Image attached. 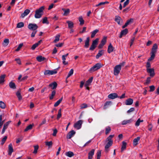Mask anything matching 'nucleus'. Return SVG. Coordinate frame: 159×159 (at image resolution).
<instances>
[{
  "label": "nucleus",
  "instance_id": "f257e3e1",
  "mask_svg": "<svg viewBox=\"0 0 159 159\" xmlns=\"http://www.w3.org/2000/svg\"><path fill=\"white\" fill-rule=\"evenodd\" d=\"M45 9L44 6L40 7L39 9H37L35 11L34 17L36 18H39L41 17L43 14V11Z\"/></svg>",
  "mask_w": 159,
  "mask_h": 159
},
{
  "label": "nucleus",
  "instance_id": "f03ea898",
  "mask_svg": "<svg viewBox=\"0 0 159 159\" xmlns=\"http://www.w3.org/2000/svg\"><path fill=\"white\" fill-rule=\"evenodd\" d=\"M102 67V65L101 63H97L90 69V70H89V71L90 73L93 72L99 69Z\"/></svg>",
  "mask_w": 159,
  "mask_h": 159
},
{
  "label": "nucleus",
  "instance_id": "7ed1b4c3",
  "mask_svg": "<svg viewBox=\"0 0 159 159\" xmlns=\"http://www.w3.org/2000/svg\"><path fill=\"white\" fill-rule=\"evenodd\" d=\"M99 41V39L97 38L95 40L93 41L91 45L89 50L93 51L96 48L98 44Z\"/></svg>",
  "mask_w": 159,
  "mask_h": 159
},
{
  "label": "nucleus",
  "instance_id": "20e7f679",
  "mask_svg": "<svg viewBox=\"0 0 159 159\" xmlns=\"http://www.w3.org/2000/svg\"><path fill=\"white\" fill-rule=\"evenodd\" d=\"M28 27L30 30L36 31L38 28V26L35 24L30 23L29 24Z\"/></svg>",
  "mask_w": 159,
  "mask_h": 159
},
{
  "label": "nucleus",
  "instance_id": "39448f33",
  "mask_svg": "<svg viewBox=\"0 0 159 159\" xmlns=\"http://www.w3.org/2000/svg\"><path fill=\"white\" fill-rule=\"evenodd\" d=\"M57 73V71L55 70H45L44 72V75H49L55 74Z\"/></svg>",
  "mask_w": 159,
  "mask_h": 159
},
{
  "label": "nucleus",
  "instance_id": "423d86ee",
  "mask_svg": "<svg viewBox=\"0 0 159 159\" xmlns=\"http://www.w3.org/2000/svg\"><path fill=\"white\" fill-rule=\"evenodd\" d=\"M83 122L82 120H79L74 125V127L77 129H80L81 127Z\"/></svg>",
  "mask_w": 159,
  "mask_h": 159
},
{
  "label": "nucleus",
  "instance_id": "0eeeda50",
  "mask_svg": "<svg viewBox=\"0 0 159 159\" xmlns=\"http://www.w3.org/2000/svg\"><path fill=\"white\" fill-rule=\"evenodd\" d=\"M121 70V68H120V66L119 65H116L114 68V75H117L120 72Z\"/></svg>",
  "mask_w": 159,
  "mask_h": 159
},
{
  "label": "nucleus",
  "instance_id": "6e6552de",
  "mask_svg": "<svg viewBox=\"0 0 159 159\" xmlns=\"http://www.w3.org/2000/svg\"><path fill=\"white\" fill-rule=\"evenodd\" d=\"M134 120L132 118H131L128 120H125L122 122V125H125L127 124H130L131 123L134 122Z\"/></svg>",
  "mask_w": 159,
  "mask_h": 159
},
{
  "label": "nucleus",
  "instance_id": "1a4fd4ad",
  "mask_svg": "<svg viewBox=\"0 0 159 159\" xmlns=\"http://www.w3.org/2000/svg\"><path fill=\"white\" fill-rule=\"evenodd\" d=\"M75 134V132L74 130H71L69 132L66 136V138L68 139H70Z\"/></svg>",
  "mask_w": 159,
  "mask_h": 159
},
{
  "label": "nucleus",
  "instance_id": "9d476101",
  "mask_svg": "<svg viewBox=\"0 0 159 159\" xmlns=\"http://www.w3.org/2000/svg\"><path fill=\"white\" fill-rule=\"evenodd\" d=\"M147 71L148 73H149L150 76L151 77H153L155 75L154 70L153 68H149L147 70Z\"/></svg>",
  "mask_w": 159,
  "mask_h": 159
},
{
  "label": "nucleus",
  "instance_id": "9b49d317",
  "mask_svg": "<svg viewBox=\"0 0 159 159\" xmlns=\"http://www.w3.org/2000/svg\"><path fill=\"white\" fill-rule=\"evenodd\" d=\"M108 97L111 99H113L118 98V96L116 93H112L109 94L108 95Z\"/></svg>",
  "mask_w": 159,
  "mask_h": 159
},
{
  "label": "nucleus",
  "instance_id": "f8f14e48",
  "mask_svg": "<svg viewBox=\"0 0 159 159\" xmlns=\"http://www.w3.org/2000/svg\"><path fill=\"white\" fill-rule=\"evenodd\" d=\"M11 122L10 121H8L6 122V123L4 124L2 130L1 134H3L4 133L5 130L7 128V127L9 125L10 123Z\"/></svg>",
  "mask_w": 159,
  "mask_h": 159
},
{
  "label": "nucleus",
  "instance_id": "ddd939ff",
  "mask_svg": "<svg viewBox=\"0 0 159 159\" xmlns=\"http://www.w3.org/2000/svg\"><path fill=\"white\" fill-rule=\"evenodd\" d=\"M128 33V30L127 29H125L122 30L120 32V34L119 36V37L120 38H122V37L124 35H125Z\"/></svg>",
  "mask_w": 159,
  "mask_h": 159
},
{
  "label": "nucleus",
  "instance_id": "4468645a",
  "mask_svg": "<svg viewBox=\"0 0 159 159\" xmlns=\"http://www.w3.org/2000/svg\"><path fill=\"white\" fill-rule=\"evenodd\" d=\"M90 38L89 37L87 38L86 40L85 41V44L84 47L86 48H89V45Z\"/></svg>",
  "mask_w": 159,
  "mask_h": 159
},
{
  "label": "nucleus",
  "instance_id": "2eb2a0df",
  "mask_svg": "<svg viewBox=\"0 0 159 159\" xmlns=\"http://www.w3.org/2000/svg\"><path fill=\"white\" fill-rule=\"evenodd\" d=\"M113 143H111V142H108L105 147V151L106 152H108V148L111 146Z\"/></svg>",
  "mask_w": 159,
  "mask_h": 159
},
{
  "label": "nucleus",
  "instance_id": "dca6fc26",
  "mask_svg": "<svg viewBox=\"0 0 159 159\" xmlns=\"http://www.w3.org/2000/svg\"><path fill=\"white\" fill-rule=\"evenodd\" d=\"M13 151V149L11 143L10 144L8 145V154L11 155Z\"/></svg>",
  "mask_w": 159,
  "mask_h": 159
},
{
  "label": "nucleus",
  "instance_id": "f3484780",
  "mask_svg": "<svg viewBox=\"0 0 159 159\" xmlns=\"http://www.w3.org/2000/svg\"><path fill=\"white\" fill-rule=\"evenodd\" d=\"M95 150L94 149H92L88 153V159H92L93 156L94 154Z\"/></svg>",
  "mask_w": 159,
  "mask_h": 159
},
{
  "label": "nucleus",
  "instance_id": "a211bd4d",
  "mask_svg": "<svg viewBox=\"0 0 159 159\" xmlns=\"http://www.w3.org/2000/svg\"><path fill=\"white\" fill-rule=\"evenodd\" d=\"M57 84L56 82H54L49 85V87H51L52 89H55L57 86Z\"/></svg>",
  "mask_w": 159,
  "mask_h": 159
},
{
  "label": "nucleus",
  "instance_id": "6ab92c4d",
  "mask_svg": "<svg viewBox=\"0 0 159 159\" xmlns=\"http://www.w3.org/2000/svg\"><path fill=\"white\" fill-rule=\"evenodd\" d=\"M158 48L157 45V44H154L152 49V50L151 51V53L154 52V53H155L157 51V49Z\"/></svg>",
  "mask_w": 159,
  "mask_h": 159
},
{
  "label": "nucleus",
  "instance_id": "aec40b11",
  "mask_svg": "<svg viewBox=\"0 0 159 159\" xmlns=\"http://www.w3.org/2000/svg\"><path fill=\"white\" fill-rule=\"evenodd\" d=\"M114 48L113 47L111 44L110 43L108 46L107 52L109 53L112 52L114 50Z\"/></svg>",
  "mask_w": 159,
  "mask_h": 159
},
{
  "label": "nucleus",
  "instance_id": "412c9836",
  "mask_svg": "<svg viewBox=\"0 0 159 159\" xmlns=\"http://www.w3.org/2000/svg\"><path fill=\"white\" fill-rule=\"evenodd\" d=\"M62 10L64 11L63 15L64 16H67L70 12V9L69 8L65 9L62 8Z\"/></svg>",
  "mask_w": 159,
  "mask_h": 159
},
{
  "label": "nucleus",
  "instance_id": "4be33fe9",
  "mask_svg": "<svg viewBox=\"0 0 159 159\" xmlns=\"http://www.w3.org/2000/svg\"><path fill=\"white\" fill-rule=\"evenodd\" d=\"M36 59L39 62H41L46 59L45 57H43L42 56H37Z\"/></svg>",
  "mask_w": 159,
  "mask_h": 159
},
{
  "label": "nucleus",
  "instance_id": "5701e85b",
  "mask_svg": "<svg viewBox=\"0 0 159 159\" xmlns=\"http://www.w3.org/2000/svg\"><path fill=\"white\" fill-rule=\"evenodd\" d=\"M112 104V103L111 101H107L104 104L103 107L104 109H106L109 107Z\"/></svg>",
  "mask_w": 159,
  "mask_h": 159
},
{
  "label": "nucleus",
  "instance_id": "b1692460",
  "mask_svg": "<svg viewBox=\"0 0 159 159\" xmlns=\"http://www.w3.org/2000/svg\"><path fill=\"white\" fill-rule=\"evenodd\" d=\"M30 11L29 9L25 10L24 12L21 14V17L22 18L24 17L25 16L28 15L30 12Z\"/></svg>",
  "mask_w": 159,
  "mask_h": 159
},
{
  "label": "nucleus",
  "instance_id": "393cba45",
  "mask_svg": "<svg viewBox=\"0 0 159 159\" xmlns=\"http://www.w3.org/2000/svg\"><path fill=\"white\" fill-rule=\"evenodd\" d=\"M66 23L68 24V26L69 29H71L74 27V23L71 21H67Z\"/></svg>",
  "mask_w": 159,
  "mask_h": 159
},
{
  "label": "nucleus",
  "instance_id": "a878e982",
  "mask_svg": "<svg viewBox=\"0 0 159 159\" xmlns=\"http://www.w3.org/2000/svg\"><path fill=\"white\" fill-rule=\"evenodd\" d=\"M104 53V51L103 50H100L99 51L98 53L96 56V59H98L99 57H101Z\"/></svg>",
  "mask_w": 159,
  "mask_h": 159
},
{
  "label": "nucleus",
  "instance_id": "bb28decb",
  "mask_svg": "<svg viewBox=\"0 0 159 159\" xmlns=\"http://www.w3.org/2000/svg\"><path fill=\"white\" fill-rule=\"evenodd\" d=\"M140 138V137H138L134 139L133 145L134 146H136L138 144V142Z\"/></svg>",
  "mask_w": 159,
  "mask_h": 159
},
{
  "label": "nucleus",
  "instance_id": "cd10ccee",
  "mask_svg": "<svg viewBox=\"0 0 159 159\" xmlns=\"http://www.w3.org/2000/svg\"><path fill=\"white\" fill-rule=\"evenodd\" d=\"M115 20L119 25H121L120 21L121 20H122L121 19V17L120 16H115Z\"/></svg>",
  "mask_w": 159,
  "mask_h": 159
},
{
  "label": "nucleus",
  "instance_id": "c85d7f7f",
  "mask_svg": "<svg viewBox=\"0 0 159 159\" xmlns=\"http://www.w3.org/2000/svg\"><path fill=\"white\" fill-rule=\"evenodd\" d=\"M93 77H91L86 82L84 86H89L90 84L92 82L93 80Z\"/></svg>",
  "mask_w": 159,
  "mask_h": 159
},
{
  "label": "nucleus",
  "instance_id": "c756f323",
  "mask_svg": "<svg viewBox=\"0 0 159 159\" xmlns=\"http://www.w3.org/2000/svg\"><path fill=\"white\" fill-rule=\"evenodd\" d=\"M6 77L5 75H2L0 76V84H3L5 81V78Z\"/></svg>",
  "mask_w": 159,
  "mask_h": 159
},
{
  "label": "nucleus",
  "instance_id": "7c9ffc66",
  "mask_svg": "<svg viewBox=\"0 0 159 159\" xmlns=\"http://www.w3.org/2000/svg\"><path fill=\"white\" fill-rule=\"evenodd\" d=\"M9 86L10 87L13 89H16V85L14 83L11 81L9 83Z\"/></svg>",
  "mask_w": 159,
  "mask_h": 159
},
{
  "label": "nucleus",
  "instance_id": "2f4dec72",
  "mask_svg": "<svg viewBox=\"0 0 159 159\" xmlns=\"http://www.w3.org/2000/svg\"><path fill=\"white\" fill-rule=\"evenodd\" d=\"M126 145L127 143L125 142L124 141H123L122 142L121 152H122L125 149H126Z\"/></svg>",
  "mask_w": 159,
  "mask_h": 159
},
{
  "label": "nucleus",
  "instance_id": "473e14b6",
  "mask_svg": "<svg viewBox=\"0 0 159 159\" xmlns=\"http://www.w3.org/2000/svg\"><path fill=\"white\" fill-rule=\"evenodd\" d=\"M99 32V30L98 29H96L93 30V31L91 32V38H94L95 34Z\"/></svg>",
  "mask_w": 159,
  "mask_h": 159
},
{
  "label": "nucleus",
  "instance_id": "72a5a7b5",
  "mask_svg": "<svg viewBox=\"0 0 159 159\" xmlns=\"http://www.w3.org/2000/svg\"><path fill=\"white\" fill-rule=\"evenodd\" d=\"M34 124H30L27 126L26 128L25 129L24 131L26 132L29 130H30L32 129Z\"/></svg>",
  "mask_w": 159,
  "mask_h": 159
},
{
  "label": "nucleus",
  "instance_id": "f704fd0d",
  "mask_svg": "<svg viewBox=\"0 0 159 159\" xmlns=\"http://www.w3.org/2000/svg\"><path fill=\"white\" fill-rule=\"evenodd\" d=\"M133 100H126L125 104L126 105H129L132 104Z\"/></svg>",
  "mask_w": 159,
  "mask_h": 159
},
{
  "label": "nucleus",
  "instance_id": "c9c22d12",
  "mask_svg": "<svg viewBox=\"0 0 159 159\" xmlns=\"http://www.w3.org/2000/svg\"><path fill=\"white\" fill-rule=\"evenodd\" d=\"M79 20L80 22V25H82L84 23V20L83 19L82 16H80L79 18Z\"/></svg>",
  "mask_w": 159,
  "mask_h": 159
},
{
  "label": "nucleus",
  "instance_id": "e433bc0d",
  "mask_svg": "<svg viewBox=\"0 0 159 159\" xmlns=\"http://www.w3.org/2000/svg\"><path fill=\"white\" fill-rule=\"evenodd\" d=\"M155 53H154V52L151 53V57L148 59V61H152V60H153L154 59L155 56Z\"/></svg>",
  "mask_w": 159,
  "mask_h": 159
},
{
  "label": "nucleus",
  "instance_id": "4c0bfd02",
  "mask_svg": "<svg viewBox=\"0 0 159 159\" xmlns=\"http://www.w3.org/2000/svg\"><path fill=\"white\" fill-rule=\"evenodd\" d=\"M151 78L150 77H147L146 82L144 83V84L145 85H148L149 84L151 81Z\"/></svg>",
  "mask_w": 159,
  "mask_h": 159
},
{
  "label": "nucleus",
  "instance_id": "58836bf2",
  "mask_svg": "<svg viewBox=\"0 0 159 159\" xmlns=\"http://www.w3.org/2000/svg\"><path fill=\"white\" fill-rule=\"evenodd\" d=\"M61 108L59 109L58 110V113L57 118V119L58 120H59V118L61 116Z\"/></svg>",
  "mask_w": 159,
  "mask_h": 159
},
{
  "label": "nucleus",
  "instance_id": "ea45409f",
  "mask_svg": "<svg viewBox=\"0 0 159 159\" xmlns=\"http://www.w3.org/2000/svg\"><path fill=\"white\" fill-rule=\"evenodd\" d=\"M66 155L69 157H71L74 155V154L72 152L69 151L66 152Z\"/></svg>",
  "mask_w": 159,
  "mask_h": 159
},
{
  "label": "nucleus",
  "instance_id": "a19ab883",
  "mask_svg": "<svg viewBox=\"0 0 159 159\" xmlns=\"http://www.w3.org/2000/svg\"><path fill=\"white\" fill-rule=\"evenodd\" d=\"M45 143L46 145L49 148H51L52 145V141L49 142L46 141L45 142Z\"/></svg>",
  "mask_w": 159,
  "mask_h": 159
},
{
  "label": "nucleus",
  "instance_id": "79ce46f5",
  "mask_svg": "<svg viewBox=\"0 0 159 159\" xmlns=\"http://www.w3.org/2000/svg\"><path fill=\"white\" fill-rule=\"evenodd\" d=\"M24 23L23 22H20L18 23L17 24L16 28H20L24 27Z\"/></svg>",
  "mask_w": 159,
  "mask_h": 159
},
{
  "label": "nucleus",
  "instance_id": "37998d69",
  "mask_svg": "<svg viewBox=\"0 0 159 159\" xmlns=\"http://www.w3.org/2000/svg\"><path fill=\"white\" fill-rule=\"evenodd\" d=\"M34 150L33 152V153L35 154L37 153L38 150V149L39 146L38 145H36L34 146Z\"/></svg>",
  "mask_w": 159,
  "mask_h": 159
},
{
  "label": "nucleus",
  "instance_id": "c03bdc74",
  "mask_svg": "<svg viewBox=\"0 0 159 159\" xmlns=\"http://www.w3.org/2000/svg\"><path fill=\"white\" fill-rule=\"evenodd\" d=\"M56 94V91L55 90H53L52 92V93L49 96V98L50 99H52L55 96Z\"/></svg>",
  "mask_w": 159,
  "mask_h": 159
},
{
  "label": "nucleus",
  "instance_id": "a18cd8bd",
  "mask_svg": "<svg viewBox=\"0 0 159 159\" xmlns=\"http://www.w3.org/2000/svg\"><path fill=\"white\" fill-rule=\"evenodd\" d=\"M114 135H109L107 138V139L108 142H111V143H113V141L111 140V139L113 138L114 137Z\"/></svg>",
  "mask_w": 159,
  "mask_h": 159
},
{
  "label": "nucleus",
  "instance_id": "49530a36",
  "mask_svg": "<svg viewBox=\"0 0 159 159\" xmlns=\"http://www.w3.org/2000/svg\"><path fill=\"white\" fill-rule=\"evenodd\" d=\"M143 121V120H141L139 118L138 119L135 123V126H139L141 122Z\"/></svg>",
  "mask_w": 159,
  "mask_h": 159
},
{
  "label": "nucleus",
  "instance_id": "de8ad7c7",
  "mask_svg": "<svg viewBox=\"0 0 159 159\" xmlns=\"http://www.w3.org/2000/svg\"><path fill=\"white\" fill-rule=\"evenodd\" d=\"M97 159H100V157L101 155V151L98 150V151L97 153Z\"/></svg>",
  "mask_w": 159,
  "mask_h": 159
},
{
  "label": "nucleus",
  "instance_id": "09e8293b",
  "mask_svg": "<svg viewBox=\"0 0 159 159\" xmlns=\"http://www.w3.org/2000/svg\"><path fill=\"white\" fill-rule=\"evenodd\" d=\"M111 128L109 127L108 126L106 128V130H105V134H108L109 133V132L111 131Z\"/></svg>",
  "mask_w": 159,
  "mask_h": 159
},
{
  "label": "nucleus",
  "instance_id": "8fccbe9b",
  "mask_svg": "<svg viewBox=\"0 0 159 159\" xmlns=\"http://www.w3.org/2000/svg\"><path fill=\"white\" fill-rule=\"evenodd\" d=\"M6 105L5 103L1 101H0V107L4 109L5 108Z\"/></svg>",
  "mask_w": 159,
  "mask_h": 159
},
{
  "label": "nucleus",
  "instance_id": "3c124183",
  "mask_svg": "<svg viewBox=\"0 0 159 159\" xmlns=\"http://www.w3.org/2000/svg\"><path fill=\"white\" fill-rule=\"evenodd\" d=\"M60 37V35H57L56 36L55 38V39L53 41V42L54 43H56L59 40Z\"/></svg>",
  "mask_w": 159,
  "mask_h": 159
},
{
  "label": "nucleus",
  "instance_id": "603ef678",
  "mask_svg": "<svg viewBox=\"0 0 159 159\" xmlns=\"http://www.w3.org/2000/svg\"><path fill=\"white\" fill-rule=\"evenodd\" d=\"M62 60H63L62 63L64 65H67L68 64V62L65 61L66 60V57L64 56H62Z\"/></svg>",
  "mask_w": 159,
  "mask_h": 159
},
{
  "label": "nucleus",
  "instance_id": "864d4df0",
  "mask_svg": "<svg viewBox=\"0 0 159 159\" xmlns=\"http://www.w3.org/2000/svg\"><path fill=\"white\" fill-rule=\"evenodd\" d=\"M107 38L106 37H104L102 39L101 43L104 45L107 42Z\"/></svg>",
  "mask_w": 159,
  "mask_h": 159
},
{
  "label": "nucleus",
  "instance_id": "5fc2aeb1",
  "mask_svg": "<svg viewBox=\"0 0 159 159\" xmlns=\"http://www.w3.org/2000/svg\"><path fill=\"white\" fill-rule=\"evenodd\" d=\"M74 70L73 69H71L69 72L68 75L67 77V79L71 76L73 73Z\"/></svg>",
  "mask_w": 159,
  "mask_h": 159
},
{
  "label": "nucleus",
  "instance_id": "6e6d98bb",
  "mask_svg": "<svg viewBox=\"0 0 159 159\" xmlns=\"http://www.w3.org/2000/svg\"><path fill=\"white\" fill-rule=\"evenodd\" d=\"M42 23L43 24L46 23L48 24H49V22L48 21V18L47 17H45L43 19Z\"/></svg>",
  "mask_w": 159,
  "mask_h": 159
},
{
  "label": "nucleus",
  "instance_id": "4d7b16f0",
  "mask_svg": "<svg viewBox=\"0 0 159 159\" xmlns=\"http://www.w3.org/2000/svg\"><path fill=\"white\" fill-rule=\"evenodd\" d=\"M133 21V19L132 18H130L129 20H128L126 22V24L128 25L131 23H132Z\"/></svg>",
  "mask_w": 159,
  "mask_h": 159
},
{
  "label": "nucleus",
  "instance_id": "13d9d810",
  "mask_svg": "<svg viewBox=\"0 0 159 159\" xmlns=\"http://www.w3.org/2000/svg\"><path fill=\"white\" fill-rule=\"evenodd\" d=\"M3 43L4 45L7 46L9 43V39H5L4 40Z\"/></svg>",
  "mask_w": 159,
  "mask_h": 159
},
{
  "label": "nucleus",
  "instance_id": "bf43d9fd",
  "mask_svg": "<svg viewBox=\"0 0 159 159\" xmlns=\"http://www.w3.org/2000/svg\"><path fill=\"white\" fill-rule=\"evenodd\" d=\"M80 109H82L84 108H85L88 107V105L86 104L85 103H83L80 105Z\"/></svg>",
  "mask_w": 159,
  "mask_h": 159
},
{
  "label": "nucleus",
  "instance_id": "052dcab7",
  "mask_svg": "<svg viewBox=\"0 0 159 159\" xmlns=\"http://www.w3.org/2000/svg\"><path fill=\"white\" fill-rule=\"evenodd\" d=\"M16 95L18 98V99H20L22 98V97L21 95L20 92L19 91H18L16 92Z\"/></svg>",
  "mask_w": 159,
  "mask_h": 159
},
{
  "label": "nucleus",
  "instance_id": "680f3d73",
  "mask_svg": "<svg viewBox=\"0 0 159 159\" xmlns=\"http://www.w3.org/2000/svg\"><path fill=\"white\" fill-rule=\"evenodd\" d=\"M23 45V43H20L19 44L17 48L15 50V51L16 52H18L20 50V49L21 48L22 46Z\"/></svg>",
  "mask_w": 159,
  "mask_h": 159
},
{
  "label": "nucleus",
  "instance_id": "e2e57ef3",
  "mask_svg": "<svg viewBox=\"0 0 159 159\" xmlns=\"http://www.w3.org/2000/svg\"><path fill=\"white\" fill-rule=\"evenodd\" d=\"M7 138V136H5L2 139V142L1 144L2 145H3L4 143H5V142L6 140V139Z\"/></svg>",
  "mask_w": 159,
  "mask_h": 159
},
{
  "label": "nucleus",
  "instance_id": "0e129e2a",
  "mask_svg": "<svg viewBox=\"0 0 159 159\" xmlns=\"http://www.w3.org/2000/svg\"><path fill=\"white\" fill-rule=\"evenodd\" d=\"M38 44L36 43H35L32 46L31 49L32 50H34L35 48L37 47L38 46Z\"/></svg>",
  "mask_w": 159,
  "mask_h": 159
},
{
  "label": "nucleus",
  "instance_id": "69168bd1",
  "mask_svg": "<svg viewBox=\"0 0 159 159\" xmlns=\"http://www.w3.org/2000/svg\"><path fill=\"white\" fill-rule=\"evenodd\" d=\"M62 100H58L54 104V106L56 107L61 102Z\"/></svg>",
  "mask_w": 159,
  "mask_h": 159
},
{
  "label": "nucleus",
  "instance_id": "338daca9",
  "mask_svg": "<svg viewBox=\"0 0 159 159\" xmlns=\"http://www.w3.org/2000/svg\"><path fill=\"white\" fill-rule=\"evenodd\" d=\"M149 87L150 89L149 90L150 92H153L154 90L155 89V87L154 85L150 86Z\"/></svg>",
  "mask_w": 159,
  "mask_h": 159
},
{
  "label": "nucleus",
  "instance_id": "774afa93",
  "mask_svg": "<svg viewBox=\"0 0 159 159\" xmlns=\"http://www.w3.org/2000/svg\"><path fill=\"white\" fill-rule=\"evenodd\" d=\"M129 0H126L125 2H124L123 7H125L129 3Z\"/></svg>",
  "mask_w": 159,
  "mask_h": 159
}]
</instances>
